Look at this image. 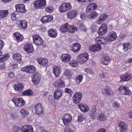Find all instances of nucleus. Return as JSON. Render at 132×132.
Wrapping results in <instances>:
<instances>
[{
  "instance_id": "obj_1",
  "label": "nucleus",
  "mask_w": 132,
  "mask_h": 132,
  "mask_svg": "<svg viewBox=\"0 0 132 132\" xmlns=\"http://www.w3.org/2000/svg\"><path fill=\"white\" fill-rule=\"evenodd\" d=\"M72 6L69 2L63 3L59 7V9L60 12H64L71 9Z\"/></svg>"
},
{
  "instance_id": "obj_2",
  "label": "nucleus",
  "mask_w": 132,
  "mask_h": 132,
  "mask_svg": "<svg viewBox=\"0 0 132 132\" xmlns=\"http://www.w3.org/2000/svg\"><path fill=\"white\" fill-rule=\"evenodd\" d=\"M46 5L45 0H36L34 3V5L36 9L44 8Z\"/></svg>"
},
{
  "instance_id": "obj_3",
  "label": "nucleus",
  "mask_w": 132,
  "mask_h": 132,
  "mask_svg": "<svg viewBox=\"0 0 132 132\" xmlns=\"http://www.w3.org/2000/svg\"><path fill=\"white\" fill-rule=\"evenodd\" d=\"M31 77L32 81L34 84H39L41 78L40 75L38 73H33L31 76Z\"/></svg>"
},
{
  "instance_id": "obj_4",
  "label": "nucleus",
  "mask_w": 132,
  "mask_h": 132,
  "mask_svg": "<svg viewBox=\"0 0 132 132\" xmlns=\"http://www.w3.org/2000/svg\"><path fill=\"white\" fill-rule=\"evenodd\" d=\"M89 56L88 53H85L79 55L77 57V59L80 63L82 64L88 59Z\"/></svg>"
},
{
  "instance_id": "obj_5",
  "label": "nucleus",
  "mask_w": 132,
  "mask_h": 132,
  "mask_svg": "<svg viewBox=\"0 0 132 132\" xmlns=\"http://www.w3.org/2000/svg\"><path fill=\"white\" fill-rule=\"evenodd\" d=\"M33 42L36 45H42L44 40L42 38L37 34L34 35L32 36Z\"/></svg>"
},
{
  "instance_id": "obj_6",
  "label": "nucleus",
  "mask_w": 132,
  "mask_h": 132,
  "mask_svg": "<svg viewBox=\"0 0 132 132\" xmlns=\"http://www.w3.org/2000/svg\"><path fill=\"white\" fill-rule=\"evenodd\" d=\"M96 105H94L92 106L90 109V112L89 113L90 118L94 119L97 116V114L96 113Z\"/></svg>"
},
{
  "instance_id": "obj_7",
  "label": "nucleus",
  "mask_w": 132,
  "mask_h": 132,
  "mask_svg": "<svg viewBox=\"0 0 132 132\" xmlns=\"http://www.w3.org/2000/svg\"><path fill=\"white\" fill-rule=\"evenodd\" d=\"M16 24L17 26L21 29H25L27 27V22L24 20H18Z\"/></svg>"
},
{
  "instance_id": "obj_8",
  "label": "nucleus",
  "mask_w": 132,
  "mask_h": 132,
  "mask_svg": "<svg viewBox=\"0 0 132 132\" xmlns=\"http://www.w3.org/2000/svg\"><path fill=\"white\" fill-rule=\"evenodd\" d=\"M36 113L38 114H40L43 112L44 108L42 104L39 103L36 104L34 107Z\"/></svg>"
},
{
  "instance_id": "obj_9",
  "label": "nucleus",
  "mask_w": 132,
  "mask_h": 132,
  "mask_svg": "<svg viewBox=\"0 0 132 132\" xmlns=\"http://www.w3.org/2000/svg\"><path fill=\"white\" fill-rule=\"evenodd\" d=\"M102 93L104 95L107 94L109 96L112 94L113 92L111 87L108 85H106L104 88H102Z\"/></svg>"
},
{
  "instance_id": "obj_10",
  "label": "nucleus",
  "mask_w": 132,
  "mask_h": 132,
  "mask_svg": "<svg viewBox=\"0 0 132 132\" xmlns=\"http://www.w3.org/2000/svg\"><path fill=\"white\" fill-rule=\"evenodd\" d=\"M63 91V90L60 89H56L54 92V97L56 100H58L62 96Z\"/></svg>"
},
{
  "instance_id": "obj_11",
  "label": "nucleus",
  "mask_w": 132,
  "mask_h": 132,
  "mask_svg": "<svg viewBox=\"0 0 132 132\" xmlns=\"http://www.w3.org/2000/svg\"><path fill=\"white\" fill-rule=\"evenodd\" d=\"M65 125H68L72 119V116L71 114H66L62 118Z\"/></svg>"
},
{
  "instance_id": "obj_12",
  "label": "nucleus",
  "mask_w": 132,
  "mask_h": 132,
  "mask_svg": "<svg viewBox=\"0 0 132 132\" xmlns=\"http://www.w3.org/2000/svg\"><path fill=\"white\" fill-rule=\"evenodd\" d=\"M78 11L75 10H72L69 11L67 14V16L68 18L72 19L77 16L78 14Z\"/></svg>"
},
{
  "instance_id": "obj_13",
  "label": "nucleus",
  "mask_w": 132,
  "mask_h": 132,
  "mask_svg": "<svg viewBox=\"0 0 132 132\" xmlns=\"http://www.w3.org/2000/svg\"><path fill=\"white\" fill-rule=\"evenodd\" d=\"M82 97V94L80 92H77L75 93L73 97V102L74 103L77 104L79 102Z\"/></svg>"
},
{
  "instance_id": "obj_14",
  "label": "nucleus",
  "mask_w": 132,
  "mask_h": 132,
  "mask_svg": "<svg viewBox=\"0 0 132 132\" xmlns=\"http://www.w3.org/2000/svg\"><path fill=\"white\" fill-rule=\"evenodd\" d=\"M117 37V34L113 31H111L109 32L107 36L108 40L110 42L115 40Z\"/></svg>"
},
{
  "instance_id": "obj_15",
  "label": "nucleus",
  "mask_w": 132,
  "mask_h": 132,
  "mask_svg": "<svg viewBox=\"0 0 132 132\" xmlns=\"http://www.w3.org/2000/svg\"><path fill=\"white\" fill-rule=\"evenodd\" d=\"M107 31V26L106 24H103L100 28L97 31L99 35L105 34Z\"/></svg>"
},
{
  "instance_id": "obj_16",
  "label": "nucleus",
  "mask_w": 132,
  "mask_h": 132,
  "mask_svg": "<svg viewBox=\"0 0 132 132\" xmlns=\"http://www.w3.org/2000/svg\"><path fill=\"white\" fill-rule=\"evenodd\" d=\"M20 130L23 132H33L32 126L29 125H26L22 126L20 128Z\"/></svg>"
},
{
  "instance_id": "obj_17",
  "label": "nucleus",
  "mask_w": 132,
  "mask_h": 132,
  "mask_svg": "<svg viewBox=\"0 0 132 132\" xmlns=\"http://www.w3.org/2000/svg\"><path fill=\"white\" fill-rule=\"evenodd\" d=\"M81 48L80 45L78 43L72 44L70 47V50L74 53H77L80 50Z\"/></svg>"
},
{
  "instance_id": "obj_18",
  "label": "nucleus",
  "mask_w": 132,
  "mask_h": 132,
  "mask_svg": "<svg viewBox=\"0 0 132 132\" xmlns=\"http://www.w3.org/2000/svg\"><path fill=\"white\" fill-rule=\"evenodd\" d=\"M16 11L18 12L24 13L26 10L25 9V5L23 4H18L15 5Z\"/></svg>"
},
{
  "instance_id": "obj_19",
  "label": "nucleus",
  "mask_w": 132,
  "mask_h": 132,
  "mask_svg": "<svg viewBox=\"0 0 132 132\" xmlns=\"http://www.w3.org/2000/svg\"><path fill=\"white\" fill-rule=\"evenodd\" d=\"M71 55L69 54H64L60 56L61 60L64 62L68 63L71 59Z\"/></svg>"
},
{
  "instance_id": "obj_20",
  "label": "nucleus",
  "mask_w": 132,
  "mask_h": 132,
  "mask_svg": "<svg viewBox=\"0 0 132 132\" xmlns=\"http://www.w3.org/2000/svg\"><path fill=\"white\" fill-rule=\"evenodd\" d=\"M111 59L108 55H104L102 56L101 63L102 64L105 65H108L110 63Z\"/></svg>"
},
{
  "instance_id": "obj_21",
  "label": "nucleus",
  "mask_w": 132,
  "mask_h": 132,
  "mask_svg": "<svg viewBox=\"0 0 132 132\" xmlns=\"http://www.w3.org/2000/svg\"><path fill=\"white\" fill-rule=\"evenodd\" d=\"M97 7V6L96 3L90 4L87 6L86 9V12L89 13L93 11Z\"/></svg>"
},
{
  "instance_id": "obj_22",
  "label": "nucleus",
  "mask_w": 132,
  "mask_h": 132,
  "mask_svg": "<svg viewBox=\"0 0 132 132\" xmlns=\"http://www.w3.org/2000/svg\"><path fill=\"white\" fill-rule=\"evenodd\" d=\"M53 72L56 77H59L61 72V68L59 66L55 65L53 68Z\"/></svg>"
},
{
  "instance_id": "obj_23",
  "label": "nucleus",
  "mask_w": 132,
  "mask_h": 132,
  "mask_svg": "<svg viewBox=\"0 0 132 132\" xmlns=\"http://www.w3.org/2000/svg\"><path fill=\"white\" fill-rule=\"evenodd\" d=\"M24 86L22 83L19 82L13 86V87L16 91L19 92H22Z\"/></svg>"
},
{
  "instance_id": "obj_24",
  "label": "nucleus",
  "mask_w": 132,
  "mask_h": 132,
  "mask_svg": "<svg viewBox=\"0 0 132 132\" xmlns=\"http://www.w3.org/2000/svg\"><path fill=\"white\" fill-rule=\"evenodd\" d=\"M65 86L64 81L60 79L57 80L54 82V86L56 87H64Z\"/></svg>"
},
{
  "instance_id": "obj_25",
  "label": "nucleus",
  "mask_w": 132,
  "mask_h": 132,
  "mask_svg": "<svg viewBox=\"0 0 132 132\" xmlns=\"http://www.w3.org/2000/svg\"><path fill=\"white\" fill-rule=\"evenodd\" d=\"M14 39L18 43L23 40V36L19 32H15L13 34Z\"/></svg>"
},
{
  "instance_id": "obj_26",
  "label": "nucleus",
  "mask_w": 132,
  "mask_h": 132,
  "mask_svg": "<svg viewBox=\"0 0 132 132\" xmlns=\"http://www.w3.org/2000/svg\"><path fill=\"white\" fill-rule=\"evenodd\" d=\"M53 19L52 16L49 15L44 16L40 19V21L43 23H45L50 22Z\"/></svg>"
},
{
  "instance_id": "obj_27",
  "label": "nucleus",
  "mask_w": 132,
  "mask_h": 132,
  "mask_svg": "<svg viewBox=\"0 0 132 132\" xmlns=\"http://www.w3.org/2000/svg\"><path fill=\"white\" fill-rule=\"evenodd\" d=\"M13 58L14 60L17 62L21 64L23 63V61L21 59V55L20 54L15 53L13 55Z\"/></svg>"
},
{
  "instance_id": "obj_28",
  "label": "nucleus",
  "mask_w": 132,
  "mask_h": 132,
  "mask_svg": "<svg viewBox=\"0 0 132 132\" xmlns=\"http://www.w3.org/2000/svg\"><path fill=\"white\" fill-rule=\"evenodd\" d=\"M23 48L24 51L28 53H32L34 51L32 45L30 44H26L24 45Z\"/></svg>"
},
{
  "instance_id": "obj_29",
  "label": "nucleus",
  "mask_w": 132,
  "mask_h": 132,
  "mask_svg": "<svg viewBox=\"0 0 132 132\" xmlns=\"http://www.w3.org/2000/svg\"><path fill=\"white\" fill-rule=\"evenodd\" d=\"M38 63L40 65L45 66L47 65L48 64V61L47 59L44 58H40L37 59Z\"/></svg>"
},
{
  "instance_id": "obj_30",
  "label": "nucleus",
  "mask_w": 132,
  "mask_h": 132,
  "mask_svg": "<svg viewBox=\"0 0 132 132\" xmlns=\"http://www.w3.org/2000/svg\"><path fill=\"white\" fill-rule=\"evenodd\" d=\"M48 36L52 38L56 37L57 35V33L55 29H50L48 31Z\"/></svg>"
},
{
  "instance_id": "obj_31",
  "label": "nucleus",
  "mask_w": 132,
  "mask_h": 132,
  "mask_svg": "<svg viewBox=\"0 0 132 132\" xmlns=\"http://www.w3.org/2000/svg\"><path fill=\"white\" fill-rule=\"evenodd\" d=\"M131 78V76L130 74L127 73L121 76L120 77L121 80L120 82L127 81L130 79Z\"/></svg>"
},
{
  "instance_id": "obj_32",
  "label": "nucleus",
  "mask_w": 132,
  "mask_h": 132,
  "mask_svg": "<svg viewBox=\"0 0 132 132\" xmlns=\"http://www.w3.org/2000/svg\"><path fill=\"white\" fill-rule=\"evenodd\" d=\"M107 16L105 14H102L100 16L98 17V20H97V23L99 24H101L103 21L106 19Z\"/></svg>"
},
{
  "instance_id": "obj_33",
  "label": "nucleus",
  "mask_w": 132,
  "mask_h": 132,
  "mask_svg": "<svg viewBox=\"0 0 132 132\" xmlns=\"http://www.w3.org/2000/svg\"><path fill=\"white\" fill-rule=\"evenodd\" d=\"M78 107L80 110L83 112H86L89 110V106L86 104H81L79 105Z\"/></svg>"
},
{
  "instance_id": "obj_34",
  "label": "nucleus",
  "mask_w": 132,
  "mask_h": 132,
  "mask_svg": "<svg viewBox=\"0 0 132 132\" xmlns=\"http://www.w3.org/2000/svg\"><path fill=\"white\" fill-rule=\"evenodd\" d=\"M9 13L7 10H0V18H4L7 17Z\"/></svg>"
},
{
  "instance_id": "obj_35",
  "label": "nucleus",
  "mask_w": 132,
  "mask_h": 132,
  "mask_svg": "<svg viewBox=\"0 0 132 132\" xmlns=\"http://www.w3.org/2000/svg\"><path fill=\"white\" fill-rule=\"evenodd\" d=\"M120 132H125L127 129V126L123 121H121L119 124Z\"/></svg>"
},
{
  "instance_id": "obj_36",
  "label": "nucleus",
  "mask_w": 132,
  "mask_h": 132,
  "mask_svg": "<svg viewBox=\"0 0 132 132\" xmlns=\"http://www.w3.org/2000/svg\"><path fill=\"white\" fill-rule=\"evenodd\" d=\"M69 24L66 23L62 26L59 28L60 31L63 33H65L68 30Z\"/></svg>"
},
{
  "instance_id": "obj_37",
  "label": "nucleus",
  "mask_w": 132,
  "mask_h": 132,
  "mask_svg": "<svg viewBox=\"0 0 132 132\" xmlns=\"http://www.w3.org/2000/svg\"><path fill=\"white\" fill-rule=\"evenodd\" d=\"M21 115L23 117H26L29 114V112L26 109H22L20 111Z\"/></svg>"
},
{
  "instance_id": "obj_38",
  "label": "nucleus",
  "mask_w": 132,
  "mask_h": 132,
  "mask_svg": "<svg viewBox=\"0 0 132 132\" xmlns=\"http://www.w3.org/2000/svg\"><path fill=\"white\" fill-rule=\"evenodd\" d=\"M12 100L15 105H16L17 103H16L18 102L21 103L25 102L22 98H14Z\"/></svg>"
},
{
  "instance_id": "obj_39",
  "label": "nucleus",
  "mask_w": 132,
  "mask_h": 132,
  "mask_svg": "<svg viewBox=\"0 0 132 132\" xmlns=\"http://www.w3.org/2000/svg\"><path fill=\"white\" fill-rule=\"evenodd\" d=\"M28 69L27 70V73H32L36 70L35 67L33 65H30L28 66Z\"/></svg>"
},
{
  "instance_id": "obj_40",
  "label": "nucleus",
  "mask_w": 132,
  "mask_h": 132,
  "mask_svg": "<svg viewBox=\"0 0 132 132\" xmlns=\"http://www.w3.org/2000/svg\"><path fill=\"white\" fill-rule=\"evenodd\" d=\"M68 27V30L71 33H73L77 30V28L73 25H69V27Z\"/></svg>"
},
{
  "instance_id": "obj_41",
  "label": "nucleus",
  "mask_w": 132,
  "mask_h": 132,
  "mask_svg": "<svg viewBox=\"0 0 132 132\" xmlns=\"http://www.w3.org/2000/svg\"><path fill=\"white\" fill-rule=\"evenodd\" d=\"M73 72L71 70H69L68 69H66L64 72L65 75L67 77L70 78L71 76L73 74Z\"/></svg>"
},
{
  "instance_id": "obj_42",
  "label": "nucleus",
  "mask_w": 132,
  "mask_h": 132,
  "mask_svg": "<svg viewBox=\"0 0 132 132\" xmlns=\"http://www.w3.org/2000/svg\"><path fill=\"white\" fill-rule=\"evenodd\" d=\"M98 15V13L96 12L91 13L88 15V17L91 19H93L96 18Z\"/></svg>"
},
{
  "instance_id": "obj_43",
  "label": "nucleus",
  "mask_w": 132,
  "mask_h": 132,
  "mask_svg": "<svg viewBox=\"0 0 132 132\" xmlns=\"http://www.w3.org/2000/svg\"><path fill=\"white\" fill-rule=\"evenodd\" d=\"M33 92L30 89H28L23 92L22 94L23 95L31 96L33 94Z\"/></svg>"
},
{
  "instance_id": "obj_44",
  "label": "nucleus",
  "mask_w": 132,
  "mask_h": 132,
  "mask_svg": "<svg viewBox=\"0 0 132 132\" xmlns=\"http://www.w3.org/2000/svg\"><path fill=\"white\" fill-rule=\"evenodd\" d=\"M10 56L9 54L3 55L2 54L1 56H0V62H3L5 60H7Z\"/></svg>"
},
{
  "instance_id": "obj_45",
  "label": "nucleus",
  "mask_w": 132,
  "mask_h": 132,
  "mask_svg": "<svg viewBox=\"0 0 132 132\" xmlns=\"http://www.w3.org/2000/svg\"><path fill=\"white\" fill-rule=\"evenodd\" d=\"M83 78L82 76L81 75H79L76 78V81L78 84H79L82 81Z\"/></svg>"
},
{
  "instance_id": "obj_46",
  "label": "nucleus",
  "mask_w": 132,
  "mask_h": 132,
  "mask_svg": "<svg viewBox=\"0 0 132 132\" xmlns=\"http://www.w3.org/2000/svg\"><path fill=\"white\" fill-rule=\"evenodd\" d=\"M85 118L84 116L82 115H79L78 116V121L79 122H81Z\"/></svg>"
},
{
  "instance_id": "obj_47",
  "label": "nucleus",
  "mask_w": 132,
  "mask_h": 132,
  "mask_svg": "<svg viewBox=\"0 0 132 132\" xmlns=\"http://www.w3.org/2000/svg\"><path fill=\"white\" fill-rule=\"evenodd\" d=\"M95 52L100 50L102 48L101 45H94Z\"/></svg>"
},
{
  "instance_id": "obj_48",
  "label": "nucleus",
  "mask_w": 132,
  "mask_h": 132,
  "mask_svg": "<svg viewBox=\"0 0 132 132\" xmlns=\"http://www.w3.org/2000/svg\"><path fill=\"white\" fill-rule=\"evenodd\" d=\"M107 74V73H104L103 71H101L100 73L99 77H100L102 78L105 77Z\"/></svg>"
},
{
  "instance_id": "obj_49",
  "label": "nucleus",
  "mask_w": 132,
  "mask_h": 132,
  "mask_svg": "<svg viewBox=\"0 0 132 132\" xmlns=\"http://www.w3.org/2000/svg\"><path fill=\"white\" fill-rule=\"evenodd\" d=\"M125 93H124L126 95H130L131 94V91L129 89L126 87L124 91Z\"/></svg>"
},
{
  "instance_id": "obj_50",
  "label": "nucleus",
  "mask_w": 132,
  "mask_h": 132,
  "mask_svg": "<svg viewBox=\"0 0 132 132\" xmlns=\"http://www.w3.org/2000/svg\"><path fill=\"white\" fill-rule=\"evenodd\" d=\"M105 119V117L103 114H101L99 115L98 119L101 121L104 120Z\"/></svg>"
},
{
  "instance_id": "obj_51",
  "label": "nucleus",
  "mask_w": 132,
  "mask_h": 132,
  "mask_svg": "<svg viewBox=\"0 0 132 132\" xmlns=\"http://www.w3.org/2000/svg\"><path fill=\"white\" fill-rule=\"evenodd\" d=\"M85 71L88 73L90 74L93 73L92 69L89 68H86L84 69Z\"/></svg>"
},
{
  "instance_id": "obj_52",
  "label": "nucleus",
  "mask_w": 132,
  "mask_h": 132,
  "mask_svg": "<svg viewBox=\"0 0 132 132\" xmlns=\"http://www.w3.org/2000/svg\"><path fill=\"white\" fill-rule=\"evenodd\" d=\"M125 38V35H123L119 36L118 38V40L119 42L122 41Z\"/></svg>"
},
{
  "instance_id": "obj_53",
  "label": "nucleus",
  "mask_w": 132,
  "mask_h": 132,
  "mask_svg": "<svg viewBox=\"0 0 132 132\" xmlns=\"http://www.w3.org/2000/svg\"><path fill=\"white\" fill-rule=\"evenodd\" d=\"M70 65L73 67H76L77 65L76 61H71L70 63Z\"/></svg>"
},
{
  "instance_id": "obj_54",
  "label": "nucleus",
  "mask_w": 132,
  "mask_h": 132,
  "mask_svg": "<svg viewBox=\"0 0 132 132\" xmlns=\"http://www.w3.org/2000/svg\"><path fill=\"white\" fill-rule=\"evenodd\" d=\"M20 128L19 127L17 126H14L13 127L12 130L13 132H17Z\"/></svg>"
},
{
  "instance_id": "obj_55",
  "label": "nucleus",
  "mask_w": 132,
  "mask_h": 132,
  "mask_svg": "<svg viewBox=\"0 0 132 132\" xmlns=\"http://www.w3.org/2000/svg\"><path fill=\"white\" fill-rule=\"evenodd\" d=\"M46 12H51L53 10V8L52 7H50L46 8L45 9Z\"/></svg>"
},
{
  "instance_id": "obj_56",
  "label": "nucleus",
  "mask_w": 132,
  "mask_h": 132,
  "mask_svg": "<svg viewBox=\"0 0 132 132\" xmlns=\"http://www.w3.org/2000/svg\"><path fill=\"white\" fill-rule=\"evenodd\" d=\"M64 92L65 93H68L69 94H71L72 93V91L71 89L67 88H65Z\"/></svg>"
},
{
  "instance_id": "obj_57",
  "label": "nucleus",
  "mask_w": 132,
  "mask_h": 132,
  "mask_svg": "<svg viewBox=\"0 0 132 132\" xmlns=\"http://www.w3.org/2000/svg\"><path fill=\"white\" fill-rule=\"evenodd\" d=\"M16 105H15L16 106H18L19 107H21L23 106L26 103L25 102H23L22 103H19V102H18L16 103Z\"/></svg>"
},
{
  "instance_id": "obj_58",
  "label": "nucleus",
  "mask_w": 132,
  "mask_h": 132,
  "mask_svg": "<svg viewBox=\"0 0 132 132\" xmlns=\"http://www.w3.org/2000/svg\"><path fill=\"white\" fill-rule=\"evenodd\" d=\"M5 45V43L3 42V41L2 40L0 39V49L2 50L4 46Z\"/></svg>"
},
{
  "instance_id": "obj_59",
  "label": "nucleus",
  "mask_w": 132,
  "mask_h": 132,
  "mask_svg": "<svg viewBox=\"0 0 132 132\" xmlns=\"http://www.w3.org/2000/svg\"><path fill=\"white\" fill-rule=\"evenodd\" d=\"M11 18L12 21H14L16 19L15 14L14 13H12L11 14Z\"/></svg>"
},
{
  "instance_id": "obj_60",
  "label": "nucleus",
  "mask_w": 132,
  "mask_h": 132,
  "mask_svg": "<svg viewBox=\"0 0 132 132\" xmlns=\"http://www.w3.org/2000/svg\"><path fill=\"white\" fill-rule=\"evenodd\" d=\"M94 45L90 46L89 47V50L92 52H95Z\"/></svg>"
},
{
  "instance_id": "obj_61",
  "label": "nucleus",
  "mask_w": 132,
  "mask_h": 132,
  "mask_svg": "<svg viewBox=\"0 0 132 132\" xmlns=\"http://www.w3.org/2000/svg\"><path fill=\"white\" fill-rule=\"evenodd\" d=\"M28 66H27L22 68L21 69V70L22 71H25L27 73V70H28Z\"/></svg>"
},
{
  "instance_id": "obj_62",
  "label": "nucleus",
  "mask_w": 132,
  "mask_h": 132,
  "mask_svg": "<svg viewBox=\"0 0 132 132\" xmlns=\"http://www.w3.org/2000/svg\"><path fill=\"white\" fill-rule=\"evenodd\" d=\"M64 132H74L73 130L70 128H68L64 130Z\"/></svg>"
},
{
  "instance_id": "obj_63",
  "label": "nucleus",
  "mask_w": 132,
  "mask_h": 132,
  "mask_svg": "<svg viewBox=\"0 0 132 132\" xmlns=\"http://www.w3.org/2000/svg\"><path fill=\"white\" fill-rule=\"evenodd\" d=\"M126 87L125 86H121L118 89V90L119 91H120V92L123 91H124Z\"/></svg>"
},
{
  "instance_id": "obj_64",
  "label": "nucleus",
  "mask_w": 132,
  "mask_h": 132,
  "mask_svg": "<svg viewBox=\"0 0 132 132\" xmlns=\"http://www.w3.org/2000/svg\"><path fill=\"white\" fill-rule=\"evenodd\" d=\"M80 17L81 19L84 20L86 18V14L84 13H82L81 14Z\"/></svg>"
}]
</instances>
